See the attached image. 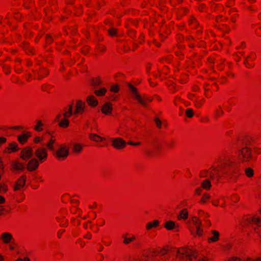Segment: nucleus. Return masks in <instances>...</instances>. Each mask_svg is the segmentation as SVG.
<instances>
[{
  "instance_id": "62",
  "label": "nucleus",
  "mask_w": 261,
  "mask_h": 261,
  "mask_svg": "<svg viewBox=\"0 0 261 261\" xmlns=\"http://www.w3.org/2000/svg\"><path fill=\"white\" fill-rule=\"evenodd\" d=\"M255 152L257 154L261 153V149L257 148L255 149Z\"/></svg>"
},
{
  "instance_id": "37",
  "label": "nucleus",
  "mask_w": 261,
  "mask_h": 261,
  "mask_svg": "<svg viewBox=\"0 0 261 261\" xmlns=\"http://www.w3.org/2000/svg\"><path fill=\"white\" fill-rule=\"evenodd\" d=\"M55 142V139H53V138L50 139L48 143L46 144V146L47 147V148L49 149H50L51 150H53L54 149V144Z\"/></svg>"
},
{
  "instance_id": "8",
  "label": "nucleus",
  "mask_w": 261,
  "mask_h": 261,
  "mask_svg": "<svg viewBox=\"0 0 261 261\" xmlns=\"http://www.w3.org/2000/svg\"><path fill=\"white\" fill-rule=\"evenodd\" d=\"M1 239L4 244H11L14 243V239L12 233L8 232H3L1 236Z\"/></svg>"
},
{
  "instance_id": "50",
  "label": "nucleus",
  "mask_w": 261,
  "mask_h": 261,
  "mask_svg": "<svg viewBox=\"0 0 261 261\" xmlns=\"http://www.w3.org/2000/svg\"><path fill=\"white\" fill-rule=\"evenodd\" d=\"M202 192H203V190H202V189L201 188H198L196 189V191H195L196 195H204L205 194L203 193Z\"/></svg>"
},
{
  "instance_id": "35",
  "label": "nucleus",
  "mask_w": 261,
  "mask_h": 261,
  "mask_svg": "<svg viewBox=\"0 0 261 261\" xmlns=\"http://www.w3.org/2000/svg\"><path fill=\"white\" fill-rule=\"evenodd\" d=\"M83 146L80 144H75L73 147V150L75 153H80L82 151Z\"/></svg>"
},
{
  "instance_id": "2",
  "label": "nucleus",
  "mask_w": 261,
  "mask_h": 261,
  "mask_svg": "<svg viewBox=\"0 0 261 261\" xmlns=\"http://www.w3.org/2000/svg\"><path fill=\"white\" fill-rule=\"evenodd\" d=\"M128 86L131 91L132 96L143 107H146L148 103L153 100L152 97L148 96L146 94L141 95L137 89L131 84H128Z\"/></svg>"
},
{
  "instance_id": "5",
  "label": "nucleus",
  "mask_w": 261,
  "mask_h": 261,
  "mask_svg": "<svg viewBox=\"0 0 261 261\" xmlns=\"http://www.w3.org/2000/svg\"><path fill=\"white\" fill-rule=\"evenodd\" d=\"M69 154V147L66 145H62L56 150L55 156L59 161H64L68 157Z\"/></svg>"
},
{
  "instance_id": "7",
  "label": "nucleus",
  "mask_w": 261,
  "mask_h": 261,
  "mask_svg": "<svg viewBox=\"0 0 261 261\" xmlns=\"http://www.w3.org/2000/svg\"><path fill=\"white\" fill-rule=\"evenodd\" d=\"M34 154L41 163L46 160L48 155L47 150L42 147L37 148Z\"/></svg>"
},
{
  "instance_id": "14",
  "label": "nucleus",
  "mask_w": 261,
  "mask_h": 261,
  "mask_svg": "<svg viewBox=\"0 0 261 261\" xmlns=\"http://www.w3.org/2000/svg\"><path fill=\"white\" fill-rule=\"evenodd\" d=\"M123 243L125 245H128L136 239L134 234L126 233L122 235Z\"/></svg>"
},
{
  "instance_id": "49",
  "label": "nucleus",
  "mask_w": 261,
  "mask_h": 261,
  "mask_svg": "<svg viewBox=\"0 0 261 261\" xmlns=\"http://www.w3.org/2000/svg\"><path fill=\"white\" fill-rule=\"evenodd\" d=\"M45 41L46 43L50 44L53 41V38L50 35H46Z\"/></svg>"
},
{
  "instance_id": "6",
  "label": "nucleus",
  "mask_w": 261,
  "mask_h": 261,
  "mask_svg": "<svg viewBox=\"0 0 261 261\" xmlns=\"http://www.w3.org/2000/svg\"><path fill=\"white\" fill-rule=\"evenodd\" d=\"M87 106L84 101L80 99L76 101L73 115L76 116L82 115L86 113Z\"/></svg>"
},
{
  "instance_id": "61",
  "label": "nucleus",
  "mask_w": 261,
  "mask_h": 261,
  "mask_svg": "<svg viewBox=\"0 0 261 261\" xmlns=\"http://www.w3.org/2000/svg\"><path fill=\"white\" fill-rule=\"evenodd\" d=\"M237 16V15H236L235 16H232L231 17V21L233 22H235L236 21Z\"/></svg>"
},
{
  "instance_id": "23",
  "label": "nucleus",
  "mask_w": 261,
  "mask_h": 261,
  "mask_svg": "<svg viewBox=\"0 0 261 261\" xmlns=\"http://www.w3.org/2000/svg\"><path fill=\"white\" fill-rule=\"evenodd\" d=\"M31 133L30 132L20 135L18 136V140L20 143L24 144L27 142L28 139L31 137Z\"/></svg>"
},
{
  "instance_id": "32",
  "label": "nucleus",
  "mask_w": 261,
  "mask_h": 261,
  "mask_svg": "<svg viewBox=\"0 0 261 261\" xmlns=\"http://www.w3.org/2000/svg\"><path fill=\"white\" fill-rule=\"evenodd\" d=\"M43 124L41 120H38L36 121V125L34 127L35 130L37 132H41L43 130Z\"/></svg>"
},
{
  "instance_id": "22",
  "label": "nucleus",
  "mask_w": 261,
  "mask_h": 261,
  "mask_svg": "<svg viewBox=\"0 0 261 261\" xmlns=\"http://www.w3.org/2000/svg\"><path fill=\"white\" fill-rule=\"evenodd\" d=\"M18 150V145L16 143L12 142L9 144L8 147L6 148L5 151L8 153L16 151Z\"/></svg>"
},
{
  "instance_id": "31",
  "label": "nucleus",
  "mask_w": 261,
  "mask_h": 261,
  "mask_svg": "<svg viewBox=\"0 0 261 261\" xmlns=\"http://www.w3.org/2000/svg\"><path fill=\"white\" fill-rule=\"evenodd\" d=\"M191 221L195 227L201 226V222L198 217L193 216L191 218Z\"/></svg>"
},
{
  "instance_id": "15",
  "label": "nucleus",
  "mask_w": 261,
  "mask_h": 261,
  "mask_svg": "<svg viewBox=\"0 0 261 261\" xmlns=\"http://www.w3.org/2000/svg\"><path fill=\"white\" fill-rule=\"evenodd\" d=\"M26 177L25 176H21L17 181L14 187V190L17 191L20 189L25 183Z\"/></svg>"
},
{
  "instance_id": "42",
  "label": "nucleus",
  "mask_w": 261,
  "mask_h": 261,
  "mask_svg": "<svg viewBox=\"0 0 261 261\" xmlns=\"http://www.w3.org/2000/svg\"><path fill=\"white\" fill-rule=\"evenodd\" d=\"M221 200V199L217 197V198L212 200V202L214 205L218 206L220 204V201Z\"/></svg>"
},
{
  "instance_id": "17",
  "label": "nucleus",
  "mask_w": 261,
  "mask_h": 261,
  "mask_svg": "<svg viewBox=\"0 0 261 261\" xmlns=\"http://www.w3.org/2000/svg\"><path fill=\"white\" fill-rule=\"evenodd\" d=\"M86 101L88 105L92 107H96L98 103L95 97L93 95L88 96L86 98Z\"/></svg>"
},
{
  "instance_id": "13",
  "label": "nucleus",
  "mask_w": 261,
  "mask_h": 261,
  "mask_svg": "<svg viewBox=\"0 0 261 261\" xmlns=\"http://www.w3.org/2000/svg\"><path fill=\"white\" fill-rule=\"evenodd\" d=\"M224 261H261V257L251 258L247 257L243 259L233 256L227 258Z\"/></svg>"
},
{
  "instance_id": "52",
  "label": "nucleus",
  "mask_w": 261,
  "mask_h": 261,
  "mask_svg": "<svg viewBox=\"0 0 261 261\" xmlns=\"http://www.w3.org/2000/svg\"><path fill=\"white\" fill-rule=\"evenodd\" d=\"M64 232H65V229H62L59 230L57 233L58 238L59 239H60L62 237V235L64 233Z\"/></svg>"
},
{
  "instance_id": "11",
  "label": "nucleus",
  "mask_w": 261,
  "mask_h": 261,
  "mask_svg": "<svg viewBox=\"0 0 261 261\" xmlns=\"http://www.w3.org/2000/svg\"><path fill=\"white\" fill-rule=\"evenodd\" d=\"M112 145L117 149H121L125 147L126 143L122 139L117 138L113 140Z\"/></svg>"
},
{
  "instance_id": "44",
  "label": "nucleus",
  "mask_w": 261,
  "mask_h": 261,
  "mask_svg": "<svg viewBox=\"0 0 261 261\" xmlns=\"http://www.w3.org/2000/svg\"><path fill=\"white\" fill-rule=\"evenodd\" d=\"M108 32L110 36H114L116 34L117 30L114 28H112L108 30Z\"/></svg>"
},
{
  "instance_id": "25",
  "label": "nucleus",
  "mask_w": 261,
  "mask_h": 261,
  "mask_svg": "<svg viewBox=\"0 0 261 261\" xmlns=\"http://www.w3.org/2000/svg\"><path fill=\"white\" fill-rule=\"evenodd\" d=\"M164 227L168 230H171L176 227V224L173 221H167L164 224Z\"/></svg>"
},
{
  "instance_id": "39",
  "label": "nucleus",
  "mask_w": 261,
  "mask_h": 261,
  "mask_svg": "<svg viewBox=\"0 0 261 261\" xmlns=\"http://www.w3.org/2000/svg\"><path fill=\"white\" fill-rule=\"evenodd\" d=\"M101 81L99 77L93 79L92 81V85L94 86H98L101 84Z\"/></svg>"
},
{
  "instance_id": "10",
  "label": "nucleus",
  "mask_w": 261,
  "mask_h": 261,
  "mask_svg": "<svg viewBox=\"0 0 261 261\" xmlns=\"http://www.w3.org/2000/svg\"><path fill=\"white\" fill-rule=\"evenodd\" d=\"M256 56L254 53H251L249 56L246 57L244 62L245 66L248 68H251L253 67L254 65L252 63L255 60Z\"/></svg>"
},
{
  "instance_id": "12",
  "label": "nucleus",
  "mask_w": 261,
  "mask_h": 261,
  "mask_svg": "<svg viewBox=\"0 0 261 261\" xmlns=\"http://www.w3.org/2000/svg\"><path fill=\"white\" fill-rule=\"evenodd\" d=\"M39 165V161L36 159L31 160L27 165V169L29 171L36 170Z\"/></svg>"
},
{
  "instance_id": "59",
  "label": "nucleus",
  "mask_w": 261,
  "mask_h": 261,
  "mask_svg": "<svg viewBox=\"0 0 261 261\" xmlns=\"http://www.w3.org/2000/svg\"><path fill=\"white\" fill-rule=\"evenodd\" d=\"M84 238L87 239H91L92 238V234L88 232L85 236Z\"/></svg>"
},
{
  "instance_id": "18",
  "label": "nucleus",
  "mask_w": 261,
  "mask_h": 261,
  "mask_svg": "<svg viewBox=\"0 0 261 261\" xmlns=\"http://www.w3.org/2000/svg\"><path fill=\"white\" fill-rule=\"evenodd\" d=\"M101 112L106 115H110L112 111V105L109 102L105 103L101 110Z\"/></svg>"
},
{
  "instance_id": "36",
  "label": "nucleus",
  "mask_w": 261,
  "mask_h": 261,
  "mask_svg": "<svg viewBox=\"0 0 261 261\" xmlns=\"http://www.w3.org/2000/svg\"><path fill=\"white\" fill-rule=\"evenodd\" d=\"M246 175L248 177H252L254 175V170L251 168H247L245 170Z\"/></svg>"
},
{
  "instance_id": "53",
  "label": "nucleus",
  "mask_w": 261,
  "mask_h": 261,
  "mask_svg": "<svg viewBox=\"0 0 261 261\" xmlns=\"http://www.w3.org/2000/svg\"><path fill=\"white\" fill-rule=\"evenodd\" d=\"M140 144H141V143L140 142H133L131 141H129L128 142V144L133 145V146H139V145H140Z\"/></svg>"
},
{
  "instance_id": "40",
  "label": "nucleus",
  "mask_w": 261,
  "mask_h": 261,
  "mask_svg": "<svg viewBox=\"0 0 261 261\" xmlns=\"http://www.w3.org/2000/svg\"><path fill=\"white\" fill-rule=\"evenodd\" d=\"M8 190L7 186L5 185H0V194H5Z\"/></svg>"
},
{
  "instance_id": "33",
  "label": "nucleus",
  "mask_w": 261,
  "mask_h": 261,
  "mask_svg": "<svg viewBox=\"0 0 261 261\" xmlns=\"http://www.w3.org/2000/svg\"><path fill=\"white\" fill-rule=\"evenodd\" d=\"M69 122L67 119L64 118L59 122V126L61 127L66 128L68 126Z\"/></svg>"
},
{
  "instance_id": "38",
  "label": "nucleus",
  "mask_w": 261,
  "mask_h": 261,
  "mask_svg": "<svg viewBox=\"0 0 261 261\" xmlns=\"http://www.w3.org/2000/svg\"><path fill=\"white\" fill-rule=\"evenodd\" d=\"M252 141L253 140L251 137L247 136L243 140V143L246 145H250Z\"/></svg>"
},
{
  "instance_id": "34",
  "label": "nucleus",
  "mask_w": 261,
  "mask_h": 261,
  "mask_svg": "<svg viewBox=\"0 0 261 261\" xmlns=\"http://www.w3.org/2000/svg\"><path fill=\"white\" fill-rule=\"evenodd\" d=\"M107 92V89L105 88H101L99 90L94 91V93L98 96L104 95Z\"/></svg>"
},
{
  "instance_id": "64",
  "label": "nucleus",
  "mask_w": 261,
  "mask_h": 261,
  "mask_svg": "<svg viewBox=\"0 0 261 261\" xmlns=\"http://www.w3.org/2000/svg\"><path fill=\"white\" fill-rule=\"evenodd\" d=\"M256 34L257 35V36H261V28L259 29V30H257L256 32Z\"/></svg>"
},
{
  "instance_id": "28",
  "label": "nucleus",
  "mask_w": 261,
  "mask_h": 261,
  "mask_svg": "<svg viewBox=\"0 0 261 261\" xmlns=\"http://www.w3.org/2000/svg\"><path fill=\"white\" fill-rule=\"evenodd\" d=\"M72 115H73L72 105H70L68 110L63 114L64 118L68 119Z\"/></svg>"
},
{
  "instance_id": "16",
  "label": "nucleus",
  "mask_w": 261,
  "mask_h": 261,
  "mask_svg": "<svg viewBox=\"0 0 261 261\" xmlns=\"http://www.w3.org/2000/svg\"><path fill=\"white\" fill-rule=\"evenodd\" d=\"M211 237L208 239V243H215L219 240L220 233L218 231L215 230H212L211 232Z\"/></svg>"
},
{
  "instance_id": "20",
  "label": "nucleus",
  "mask_w": 261,
  "mask_h": 261,
  "mask_svg": "<svg viewBox=\"0 0 261 261\" xmlns=\"http://www.w3.org/2000/svg\"><path fill=\"white\" fill-rule=\"evenodd\" d=\"M189 213L187 209L184 208L181 210L177 217L178 220H186L188 218Z\"/></svg>"
},
{
  "instance_id": "26",
  "label": "nucleus",
  "mask_w": 261,
  "mask_h": 261,
  "mask_svg": "<svg viewBox=\"0 0 261 261\" xmlns=\"http://www.w3.org/2000/svg\"><path fill=\"white\" fill-rule=\"evenodd\" d=\"M201 187L203 189L209 190L212 187L210 180L206 178L202 182Z\"/></svg>"
},
{
  "instance_id": "1",
  "label": "nucleus",
  "mask_w": 261,
  "mask_h": 261,
  "mask_svg": "<svg viewBox=\"0 0 261 261\" xmlns=\"http://www.w3.org/2000/svg\"><path fill=\"white\" fill-rule=\"evenodd\" d=\"M234 163L230 161L229 160H225L223 164L221 166H212L208 169H203L201 170L199 174V176L200 178H205L209 179L211 180L217 181L221 178L222 175V172L221 169L222 166H227L230 167V172L232 174L231 178L232 180H236L238 175H236V174H238L240 169L238 168L233 167Z\"/></svg>"
},
{
  "instance_id": "29",
  "label": "nucleus",
  "mask_w": 261,
  "mask_h": 261,
  "mask_svg": "<svg viewBox=\"0 0 261 261\" xmlns=\"http://www.w3.org/2000/svg\"><path fill=\"white\" fill-rule=\"evenodd\" d=\"M205 102V99L203 98H198L195 101V106L198 108H200Z\"/></svg>"
},
{
  "instance_id": "30",
  "label": "nucleus",
  "mask_w": 261,
  "mask_h": 261,
  "mask_svg": "<svg viewBox=\"0 0 261 261\" xmlns=\"http://www.w3.org/2000/svg\"><path fill=\"white\" fill-rule=\"evenodd\" d=\"M48 74L47 70L44 68H40L39 70L38 71V74L39 75V78H42L45 76L47 75Z\"/></svg>"
},
{
  "instance_id": "63",
  "label": "nucleus",
  "mask_w": 261,
  "mask_h": 261,
  "mask_svg": "<svg viewBox=\"0 0 261 261\" xmlns=\"http://www.w3.org/2000/svg\"><path fill=\"white\" fill-rule=\"evenodd\" d=\"M26 259H29L28 257H25L22 258H18L15 261H25Z\"/></svg>"
},
{
  "instance_id": "43",
  "label": "nucleus",
  "mask_w": 261,
  "mask_h": 261,
  "mask_svg": "<svg viewBox=\"0 0 261 261\" xmlns=\"http://www.w3.org/2000/svg\"><path fill=\"white\" fill-rule=\"evenodd\" d=\"M119 87L117 85L112 86L110 89V91L114 93L118 92L119 91Z\"/></svg>"
},
{
  "instance_id": "41",
  "label": "nucleus",
  "mask_w": 261,
  "mask_h": 261,
  "mask_svg": "<svg viewBox=\"0 0 261 261\" xmlns=\"http://www.w3.org/2000/svg\"><path fill=\"white\" fill-rule=\"evenodd\" d=\"M186 114L189 118H191L193 116V111L192 109H188L186 111Z\"/></svg>"
},
{
  "instance_id": "4",
  "label": "nucleus",
  "mask_w": 261,
  "mask_h": 261,
  "mask_svg": "<svg viewBox=\"0 0 261 261\" xmlns=\"http://www.w3.org/2000/svg\"><path fill=\"white\" fill-rule=\"evenodd\" d=\"M238 157L243 162H249L252 158L251 149L248 147H243L239 151Z\"/></svg>"
},
{
  "instance_id": "3",
  "label": "nucleus",
  "mask_w": 261,
  "mask_h": 261,
  "mask_svg": "<svg viewBox=\"0 0 261 261\" xmlns=\"http://www.w3.org/2000/svg\"><path fill=\"white\" fill-rule=\"evenodd\" d=\"M195 257V255L191 249L182 247L177 250L174 261H191Z\"/></svg>"
},
{
  "instance_id": "21",
  "label": "nucleus",
  "mask_w": 261,
  "mask_h": 261,
  "mask_svg": "<svg viewBox=\"0 0 261 261\" xmlns=\"http://www.w3.org/2000/svg\"><path fill=\"white\" fill-rule=\"evenodd\" d=\"M195 228L196 231H195V229L193 227L190 228V231L191 233L194 236H201L203 233V229L201 228V226H199V227L196 226L195 227Z\"/></svg>"
},
{
  "instance_id": "48",
  "label": "nucleus",
  "mask_w": 261,
  "mask_h": 261,
  "mask_svg": "<svg viewBox=\"0 0 261 261\" xmlns=\"http://www.w3.org/2000/svg\"><path fill=\"white\" fill-rule=\"evenodd\" d=\"M42 90L44 91L49 92V89L50 88V86L49 85L45 84L42 86Z\"/></svg>"
},
{
  "instance_id": "46",
  "label": "nucleus",
  "mask_w": 261,
  "mask_h": 261,
  "mask_svg": "<svg viewBox=\"0 0 261 261\" xmlns=\"http://www.w3.org/2000/svg\"><path fill=\"white\" fill-rule=\"evenodd\" d=\"M105 224V221L103 219H99L98 220L97 225L98 226H102Z\"/></svg>"
},
{
  "instance_id": "19",
  "label": "nucleus",
  "mask_w": 261,
  "mask_h": 261,
  "mask_svg": "<svg viewBox=\"0 0 261 261\" xmlns=\"http://www.w3.org/2000/svg\"><path fill=\"white\" fill-rule=\"evenodd\" d=\"M160 221L158 220H154L152 221L148 222L146 225L145 228L147 230H150L151 229L155 228L159 226Z\"/></svg>"
},
{
  "instance_id": "47",
  "label": "nucleus",
  "mask_w": 261,
  "mask_h": 261,
  "mask_svg": "<svg viewBox=\"0 0 261 261\" xmlns=\"http://www.w3.org/2000/svg\"><path fill=\"white\" fill-rule=\"evenodd\" d=\"M155 124L158 128H161L162 126V122L158 118H156L154 120Z\"/></svg>"
},
{
  "instance_id": "56",
  "label": "nucleus",
  "mask_w": 261,
  "mask_h": 261,
  "mask_svg": "<svg viewBox=\"0 0 261 261\" xmlns=\"http://www.w3.org/2000/svg\"><path fill=\"white\" fill-rule=\"evenodd\" d=\"M6 142V138L3 137H0V145L5 143Z\"/></svg>"
},
{
  "instance_id": "54",
  "label": "nucleus",
  "mask_w": 261,
  "mask_h": 261,
  "mask_svg": "<svg viewBox=\"0 0 261 261\" xmlns=\"http://www.w3.org/2000/svg\"><path fill=\"white\" fill-rule=\"evenodd\" d=\"M84 226L85 228H88V227H91V222L90 221H88V222H86L84 224Z\"/></svg>"
},
{
  "instance_id": "27",
  "label": "nucleus",
  "mask_w": 261,
  "mask_h": 261,
  "mask_svg": "<svg viewBox=\"0 0 261 261\" xmlns=\"http://www.w3.org/2000/svg\"><path fill=\"white\" fill-rule=\"evenodd\" d=\"M12 165L13 168L16 170L23 171L24 169V165L19 162L15 161Z\"/></svg>"
},
{
  "instance_id": "58",
  "label": "nucleus",
  "mask_w": 261,
  "mask_h": 261,
  "mask_svg": "<svg viewBox=\"0 0 261 261\" xmlns=\"http://www.w3.org/2000/svg\"><path fill=\"white\" fill-rule=\"evenodd\" d=\"M4 169V165L2 161L1 158H0V173L2 172V170Z\"/></svg>"
},
{
  "instance_id": "55",
  "label": "nucleus",
  "mask_w": 261,
  "mask_h": 261,
  "mask_svg": "<svg viewBox=\"0 0 261 261\" xmlns=\"http://www.w3.org/2000/svg\"><path fill=\"white\" fill-rule=\"evenodd\" d=\"M174 144H175L174 141H170L168 143L167 146L169 148H172V147H173L174 146Z\"/></svg>"
},
{
  "instance_id": "9",
  "label": "nucleus",
  "mask_w": 261,
  "mask_h": 261,
  "mask_svg": "<svg viewBox=\"0 0 261 261\" xmlns=\"http://www.w3.org/2000/svg\"><path fill=\"white\" fill-rule=\"evenodd\" d=\"M33 155V149L31 147H27L22 149L20 153V158L23 160H27Z\"/></svg>"
},
{
  "instance_id": "24",
  "label": "nucleus",
  "mask_w": 261,
  "mask_h": 261,
  "mask_svg": "<svg viewBox=\"0 0 261 261\" xmlns=\"http://www.w3.org/2000/svg\"><path fill=\"white\" fill-rule=\"evenodd\" d=\"M89 137L91 140L96 142H100L105 140L101 137L93 133L89 134Z\"/></svg>"
},
{
  "instance_id": "57",
  "label": "nucleus",
  "mask_w": 261,
  "mask_h": 261,
  "mask_svg": "<svg viewBox=\"0 0 261 261\" xmlns=\"http://www.w3.org/2000/svg\"><path fill=\"white\" fill-rule=\"evenodd\" d=\"M41 141V138L40 137H36L34 138V141L35 143H38Z\"/></svg>"
},
{
  "instance_id": "45",
  "label": "nucleus",
  "mask_w": 261,
  "mask_h": 261,
  "mask_svg": "<svg viewBox=\"0 0 261 261\" xmlns=\"http://www.w3.org/2000/svg\"><path fill=\"white\" fill-rule=\"evenodd\" d=\"M223 112L220 107L216 110V116H217V117L221 116L223 115Z\"/></svg>"
},
{
  "instance_id": "51",
  "label": "nucleus",
  "mask_w": 261,
  "mask_h": 261,
  "mask_svg": "<svg viewBox=\"0 0 261 261\" xmlns=\"http://www.w3.org/2000/svg\"><path fill=\"white\" fill-rule=\"evenodd\" d=\"M210 197H202L200 200V202L202 203H205L209 201Z\"/></svg>"
},
{
  "instance_id": "60",
  "label": "nucleus",
  "mask_w": 261,
  "mask_h": 261,
  "mask_svg": "<svg viewBox=\"0 0 261 261\" xmlns=\"http://www.w3.org/2000/svg\"><path fill=\"white\" fill-rule=\"evenodd\" d=\"M9 248L11 250H14L15 249V244L13 243L10 244Z\"/></svg>"
}]
</instances>
